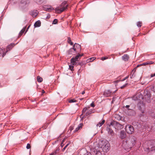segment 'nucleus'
Here are the masks:
<instances>
[{"instance_id":"c9c22d12","label":"nucleus","mask_w":155,"mask_h":155,"mask_svg":"<svg viewBox=\"0 0 155 155\" xmlns=\"http://www.w3.org/2000/svg\"><path fill=\"white\" fill-rule=\"evenodd\" d=\"M76 101H77L76 100H75L74 99H71V100H70L69 101V102L70 103H73V102H75Z\"/></svg>"},{"instance_id":"0e129e2a","label":"nucleus","mask_w":155,"mask_h":155,"mask_svg":"<svg viewBox=\"0 0 155 155\" xmlns=\"http://www.w3.org/2000/svg\"><path fill=\"white\" fill-rule=\"evenodd\" d=\"M141 116H142V115H143V114H141Z\"/></svg>"},{"instance_id":"0eeeda50","label":"nucleus","mask_w":155,"mask_h":155,"mask_svg":"<svg viewBox=\"0 0 155 155\" xmlns=\"http://www.w3.org/2000/svg\"><path fill=\"white\" fill-rule=\"evenodd\" d=\"M155 143V141L154 140H151L147 141L145 142L144 144L145 145H147L148 147L147 148V150H148L150 149V148H152L153 147H154Z\"/></svg>"},{"instance_id":"a211bd4d","label":"nucleus","mask_w":155,"mask_h":155,"mask_svg":"<svg viewBox=\"0 0 155 155\" xmlns=\"http://www.w3.org/2000/svg\"><path fill=\"white\" fill-rule=\"evenodd\" d=\"M83 125V124H80L78 126V127L76 128L75 130L74 131V132H77L80 129H81Z\"/></svg>"},{"instance_id":"603ef678","label":"nucleus","mask_w":155,"mask_h":155,"mask_svg":"<svg viewBox=\"0 0 155 155\" xmlns=\"http://www.w3.org/2000/svg\"><path fill=\"white\" fill-rule=\"evenodd\" d=\"M84 155H91L90 153H87Z\"/></svg>"},{"instance_id":"f3484780","label":"nucleus","mask_w":155,"mask_h":155,"mask_svg":"<svg viewBox=\"0 0 155 155\" xmlns=\"http://www.w3.org/2000/svg\"><path fill=\"white\" fill-rule=\"evenodd\" d=\"M129 58V55L127 54H125L122 56V59L124 61H127Z\"/></svg>"},{"instance_id":"473e14b6","label":"nucleus","mask_w":155,"mask_h":155,"mask_svg":"<svg viewBox=\"0 0 155 155\" xmlns=\"http://www.w3.org/2000/svg\"><path fill=\"white\" fill-rule=\"evenodd\" d=\"M150 115L152 117L155 118V109L153 110V112H151Z\"/></svg>"},{"instance_id":"79ce46f5","label":"nucleus","mask_w":155,"mask_h":155,"mask_svg":"<svg viewBox=\"0 0 155 155\" xmlns=\"http://www.w3.org/2000/svg\"><path fill=\"white\" fill-rule=\"evenodd\" d=\"M127 85V84H126L123 85L122 86L120 87V88L121 89H123L124 88L126 87Z\"/></svg>"},{"instance_id":"b1692460","label":"nucleus","mask_w":155,"mask_h":155,"mask_svg":"<svg viewBox=\"0 0 155 155\" xmlns=\"http://www.w3.org/2000/svg\"><path fill=\"white\" fill-rule=\"evenodd\" d=\"M105 120H103L101 122H99L97 124V126L100 127H101L105 122Z\"/></svg>"},{"instance_id":"ddd939ff","label":"nucleus","mask_w":155,"mask_h":155,"mask_svg":"<svg viewBox=\"0 0 155 155\" xmlns=\"http://www.w3.org/2000/svg\"><path fill=\"white\" fill-rule=\"evenodd\" d=\"M94 149V152L95 155H105L104 153H102L97 147H95Z\"/></svg>"},{"instance_id":"9d476101","label":"nucleus","mask_w":155,"mask_h":155,"mask_svg":"<svg viewBox=\"0 0 155 155\" xmlns=\"http://www.w3.org/2000/svg\"><path fill=\"white\" fill-rule=\"evenodd\" d=\"M137 107L138 109L140 110L142 114L145 113V106L144 104L142 102H140L137 104Z\"/></svg>"},{"instance_id":"4be33fe9","label":"nucleus","mask_w":155,"mask_h":155,"mask_svg":"<svg viewBox=\"0 0 155 155\" xmlns=\"http://www.w3.org/2000/svg\"><path fill=\"white\" fill-rule=\"evenodd\" d=\"M21 2L22 4H29L30 2L29 0H21Z\"/></svg>"},{"instance_id":"c756f323","label":"nucleus","mask_w":155,"mask_h":155,"mask_svg":"<svg viewBox=\"0 0 155 155\" xmlns=\"http://www.w3.org/2000/svg\"><path fill=\"white\" fill-rule=\"evenodd\" d=\"M115 118L117 120H121V117L118 115H116L115 116Z\"/></svg>"},{"instance_id":"423d86ee","label":"nucleus","mask_w":155,"mask_h":155,"mask_svg":"<svg viewBox=\"0 0 155 155\" xmlns=\"http://www.w3.org/2000/svg\"><path fill=\"white\" fill-rule=\"evenodd\" d=\"M110 125L114 127L115 129L117 130L121 129L123 128V126L122 125H121L118 123V122L113 121L111 122L110 123Z\"/></svg>"},{"instance_id":"4c0bfd02","label":"nucleus","mask_w":155,"mask_h":155,"mask_svg":"<svg viewBox=\"0 0 155 155\" xmlns=\"http://www.w3.org/2000/svg\"><path fill=\"white\" fill-rule=\"evenodd\" d=\"M148 64L150 65L151 64H152L154 63V62L152 61H147Z\"/></svg>"},{"instance_id":"a19ab883","label":"nucleus","mask_w":155,"mask_h":155,"mask_svg":"<svg viewBox=\"0 0 155 155\" xmlns=\"http://www.w3.org/2000/svg\"><path fill=\"white\" fill-rule=\"evenodd\" d=\"M95 59V58L94 57H93V58H89V60H90V61H91V62L92 61Z\"/></svg>"},{"instance_id":"f03ea898","label":"nucleus","mask_w":155,"mask_h":155,"mask_svg":"<svg viewBox=\"0 0 155 155\" xmlns=\"http://www.w3.org/2000/svg\"><path fill=\"white\" fill-rule=\"evenodd\" d=\"M95 147L101 149L104 152H107L110 148L109 144L108 141L106 140H100Z\"/></svg>"},{"instance_id":"7c9ffc66","label":"nucleus","mask_w":155,"mask_h":155,"mask_svg":"<svg viewBox=\"0 0 155 155\" xmlns=\"http://www.w3.org/2000/svg\"><path fill=\"white\" fill-rule=\"evenodd\" d=\"M72 64H71L69 65V68L70 70H71V71H74L73 68H74V66Z\"/></svg>"},{"instance_id":"49530a36","label":"nucleus","mask_w":155,"mask_h":155,"mask_svg":"<svg viewBox=\"0 0 155 155\" xmlns=\"http://www.w3.org/2000/svg\"><path fill=\"white\" fill-rule=\"evenodd\" d=\"M107 58H106V57H103L101 58V60H105L106 59H107Z\"/></svg>"},{"instance_id":"3c124183","label":"nucleus","mask_w":155,"mask_h":155,"mask_svg":"<svg viewBox=\"0 0 155 155\" xmlns=\"http://www.w3.org/2000/svg\"><path fill=\"white\" fill-rule=\"evenodd\" d=\"M128 77H129V76H128L126 77L122 81H124L125 80H126L128 78Z\"/></svg>"},{"instance_id":"dca6fc26","label":"nucleus","mask_w":155,"mask_h":155,"mask_svg":"<svg viewBox=\"0 0 155 155\" xmlns=\"http://www.w3.org/2000/svg\"><path fill=\"white\" fill-rule=\"evenodd\" d=\"M5 49L3 48L0 47V57H3L5 54V53L4 52Z\"/></svg>"},{"instance_id":"864d4df0","label":"nucleus","mask_w":155,"mask_h":155,"mask_svg":"<svg viewBox=\"0 0 155 155\" xmlns=\"http://www.w3.org/2000/svg\"><path fill=\"white\" fill-rule=\"evenodd\" d=\"M73 127H70V130H71V131L72 130H73Z\"/></svg>"},{"instance_id":"9b49d317","label":"nucleus","mask_w":155,"mask_h":155,"mask_svg":"<svg viewBox=\"0 0 155 155\" xmlns=\"http://www.w3.org/2000/svg\"><path fill=\"white\" fill-rule=\"evenodd\" d=\"M73 48L76 49V51L77 53L80 51L81 50V46L78 44L75 43L74 45Z\"/></svg>"},{"instance_id":"2eb2a0df","label":"nucleus","mask_w":155,"mask_h":155,"mask_svg":"<svg viewBox=\"0 0 155 155\" xmlns=\"http://www.w3.org/2000/svg\"><path fill=\"white\" fill-rule=\"evenodd\" d=\"M76 49L74 48H70L68 51V53L69 54H74L76 52Z\"/></svg>"},{"instance_id":"5fc2aeb1","label":"nucleus","mask_w":155,"mask_h":155,"mask_svg":"<svg viewBox=\"0 0 155 155\" xmlns=\"http://www.w3.org/2000/svg\"><path fill=\"white\" fill-rule=\"evenodd\" d=\"M81 71V70L79 69L78 71V74H79V73H80Z\"/></svg>"},{"instance_id":"ea45409f","label":"nucleus","mask_w":155,"mask_h":155,"mask_svg":"<svg viewBox=\"0 0 155 155\" xmlns=\"http://www.w3.org/2000/svg\"><path fill=\"white\" fill-rule=\"evenodd\" d=\"M69 144L68 143L62 149V151H64L65 149L66 148V147H67V146L69 145Z\"/></svg>"},{"instance_id":"39448f33","label":"nucleus","mask_w":155,"mask_h":155,"mask_svg":"<svg viewBox=\"0 0 155 155\" xmlns=\"http://www.w3.org/2000/svg\"><path fill=\"white\" fill-rule=\"evenodd\" d=\"M143 98L145 99L146 101L148 103H150L151 101V94L149 91L147 90H144L143 93Z\"/></svg>"},{"instance_id":"e433bc0d","label":"nucleus","mask_w":155,"mask_h":155,"mask_svg":"<svg viewBox=\"0 0 155 155\" xmlns=\"http://www.w3.org/2000/svg\"><path fill=\"white\" fill-rule=\"evenodd\" d=\"M58 22V20L57 19H54L53 21L52 24H56Z\"/></svg>"},{"instance_id":"58836bf2","label":"nucleus","mask_w":155,"mask_h":155,"mask_svg":"<svg viewBox=\"0 0 155 155\" xmlns=\"http://www.w3.org/2000/svg\"><path fill=\"white\" fill-rule=\"evenodd\" d=\"M31 147V146H30V144L29 143H28L27 145V146H26L27 149H29Z\"/></svg>"},{"instance_id":"4d7b16f0","label":"nucleus","mask_w":155,"mask_h":155,"mask_svg":"<svg viewBox=\"0 0 155 155\" xmlns=\"http://www.w3.org/2000/svg\"><path fill=\"white\" fill-rule=\"evenodd\" d=\"M50 15H49L48 16H47V18H50Z\"/></svg>"},{"instance_id":"bf43d9fd","label":"nucleus","mask_w":155,"mask_h":155,"mask_svg":"<svg viewBox=\"0 0 155 155\" xmlns=\"http://www.w3.org/2000/svg\"><path fill=\"white\" fill-rule=\"evenodd\" d=\"M29 26L28 27V28H27V30H26V32L27 31V30L29 28Z\"/></svg>"},{"instance_id":"c85d7f7f","label":"nucleus","mask_w":155,"mask_h":155,"mask_svg":"<svg viewBox=\"0 0 155 155\" xmlns=\"http://www.w3.org/2000/svg\"><path fill=\"white\" fill-rule=\"evenodd\" d=\"M68 43L70 44L71 45H73V43L71 41V38L70 37H68Z\"/></svg>"},{"instance_id":"72a5a7b5","label":"nucleus","mask_w":155,"mask_h":155,"mask_svg":"<svg viewBox=\"0 0 155 155\" xmlns=\"http://www.w3.org/2000/svg\"><path fill=\"white\" fill-rule=\"evenodd\" d=\"M137 26L139 28L140 27L142 26V22L140 21H138L137 23Z\"/></svg>"},{"instance_id":"c03bdc74","label":"nucleus","mask_w":155,"mask_h":155,"mask_svg":"<svg viewBox=\"0 0 155 155\" xmlns=\"http://www.w3.org/2000/svg\"><path fill=\"white\" fill-rule=\"evenodd\" d=\"M130 107V106L129 105H127L125 107L127 108H128V110H132V109H129L128 108Z\"/></svg>"},{"instance_id":"f257e3e1","label":"nucleus","mask_w":155,"mask_h":155,"mask_svg":"<svg viewBox=\"0 0 155 155\" xmlns=\"http://www.w3.org/2000/svg\"><path fill=\"white\" fill-rule=\"evenodd\" d=\"M136 138L134 136H131L129 138L123 141L122 146L123 148L126 150H129L135 145Z\"/></svg>"},{"instance_id":"052dcab7","label":"nucleus","mask_w":155,"mask_h":155,"mask_svg":"<svg viewBox=\"0 0 155 155\" xmlns=\"http://www.w3.org/2000/svg\"><path fill=\"white\" fill-rule=\"evenodd\" d=\"M45 92V91L43 90H42V93H44Z\"/></svg>"},{"instance_id":"bb28decb","label":"nucleus","mask_w":155,"mask_h":155,"mask_svg":"<svg viewBox=\"0 0 155 155\" xmlns=\"http://www.w3.org/2000/svg\"><path fill=\"white\" fill-rule=\"evenodd\" d=\"M37 81L38 82H41L42 81V78L40 77L39 76H38L37 77Z\"/></svg>"},{"instance_id":"cd10ccee","label":"nucleus","mask_w":155,"mask_h":155,"mask_svg":"<svg viewBox=\"0 0 155 155\" xmlns=\"http://www.w3.org/2000/svg\"><path fill=\"white\" fill-rule=\"evenodd\" d=\"M15 44L13 43H12L10 45H9L8 46V48L9 49V50L11 49L14 46Z\"/></svg>"},{"instance_id":"6e6552de","label":"nucleus","mask_w":155,"mask_h":155,"mask_svg":"<svg viewBox=\"0 0 155 155\" xmlns=\"http://www.w3.org/2000/svg\"><path fill=\"white\" fill-rule=\"evenodd\" d=\"M126 130L127 134H133L134 132V127L130 125H127L126 126Z\"/></svg>"},{"instance_id":"09e8293b","label":"nucleus","mask_w":155,"mask_h":155,"mask_svg":"<svg viewBox=\"0 0 155 155\" xmlns=\"http://www.w3.org/2000/svg\"><path fill=\"white\" fill-rule=\"evenodd\" d=\"M150 76L151 77H153L155 76V73L154 74H151Z\"/></svg>"},{"instance_id":"412c9836","label":"nucleus","mask_w":155,"mask_h":155,"mask_svg":"<svg viewBox=\"0 0 155 155\" xmlns=\"http://www.w3.org/2000/svg\"><path fill=\"white\" fill-rule=\"evenodd\" d=\"M26 28V27H24L23 29L21 31L19 34V37H20L21 35H23L25 30Z\"/></svg>"},{"instance_id":"e2e57ef3","label":"nucleus","mask_w":155,"mask_h":155,"mask_svg":"<svg viewBox=\"0 0 155 155\" xmlns=\"http://www.w3.org/2000/svg\"><path fill=\"white\" fill-rule=\"evenodd\" d=\"M61 147H62L63 146V145H62V143L61 144Z\"/></svg>"},{"instance_id":"8fccbe9b","label":"nucleus","mask_w":155,"mask_h":155,"mask_svg":"<svg viewBox=\"0 0 155 155\" xmlns=\"http://www.w3.org/2000/svg\"><path fill=\"white\" fill-rule=\"evenodd\" d=\"M152 90L155 93V86L153 87Z\"/></svg>"},{"instance_id":"f704fd0d","label":"nucleus","mask_w":155,"mask_h":155,"mask_svg":"<svg viewBox=\"0 0 155 155\" xmlns=\"http://www.w3.org/2000/svg\"><path fill=\"white\" fill-rule=\"evenodd\" d=\"M92 113V111L91 110H89L86 113V115L87 116L88 115L91 114Z\"/></svg>"},{"instance_id":"7ed1b4c3","label":"nucleus","mask_w":155,"mask_h":155,"mask_svg":"<svg viewBox=\"0 0 155 155\" xmlns=\"http://www.w3.org/2000/svg\"><path fill=\"white\" fill-rule=\"evenodd\" d=\"M67 2L65 1L62 2L61 4V6L63 7L60 8H59V7H57L55 9L56 12L58 13H61V12L64 11L65 9H67L68 5H66ZM45 10L47 11H51L52 10H54V8L50 6V7H45Z\"/></svg>"},{"instance_id":"20e7f679","label":"nucleus","mask_w":155,"mask_h":155,"mask_svg":"<svg viewBox=\"0 0 155 155\" xmlns=\"http://www.w3.org/2000/svg\"><path fill=\"white\" fill-rule=\"evenodd\" d=\"M83 55V54L81 55L79 54H78L75 57L72 58L71 59V63L73 65H81V63L79 62L77 63L76 62V61H78L79 59H80L81 57Z\"/></svg>"},{"instance_id":"a18cd8bd","label":"nucleus","mask_w":155,"mask_h":155,"mask_svg":"<svg viewBox=\"0 0 155 155\" xmlns=\"http://www.w3.org/2000/svg\"><path fill=\"white\" fill-rule=\"evenodd\" d=\"M135 76V75L134 74V73H133V74H132V75H130V78H131L134 77Z\"/></svg>"},{"instance_id":"aec40b11","label":"nucleus","mask_w":155,"mask_h":155,"mask_svg":"<svg viewBox=\"0 0 155 155\" xmlns=\"http://www.w3.org/2000/svg\"><path fill=\"white\" fill-rule=\"evenodd\" d=\"M41 22L40 21H38L35 22L34 24V26L35 27H38L41 26Z\"/></svg>"},{"instance_id":"5701e85b","label":"nucleus","mask_w":155,"mask_h":155,"mask_svg":"<svg viewBox=\"0 0 155 155\" xmlns=\"http://www.w3.org/2000/svg\"><path fill=\"white\" fill-rule=\"evenodd\" d=\"M38 14V13L37 11H33L32 12L31 15L33 17H36Z\"/></svg>"},{"instance_id":"680f3d73","label":"nucleus","mask_w":155,"mask_h":155,"mask_svg":"<svg viewBox=\"0 0 155 155\" xmlns=\"http://www.w3.org/2000/svg\"><path fill=\"white\" fill-rule=\"evenodd\" d=\"M83 99V98H80V100H82Z\"/></svg>"},{"instance_id":"f8f14e48","label":"nucleus","mask_w":155,"mask_h":155,"mask_svg":"<svg viewBox=\"0 0 155 155\" xmlns=\"http://www.w3.org/2000/svg\"><path fill=\"white\" fill-rule=\"evenodd\" d=\"M111 126H112L110 125V124H109L107 128V130L109 135L113 136L114 134V132L111 128Z\"/></svg>"},{"instance_id":"a878e982","label":"nucleus","mask_w":155,"mask_h":155,"mask_svg":"<svg viewBox=\"0 0 155 155\" xmlns=\"http://www.w3.org/2000/svg\"><path fill=\"white\" fill-rule=\"evenodd\" d=\"M90 108V107H89L88 108L86 107H84V109H83V110H82V114H81V116L82 115L84 114L86 111L88 110V108Z\"/></svg>"},{"instance_id":"4468645a","label":"nucleus","mask_w":155,"mask_h":155,"mask_svg":"<svg viewBox=\"0 0 155 155\" xmlns=\"http://www.w3.org/2000/svg\"><path fill=\"white\" fill-rule=\"evenodd\" d=\"M120 137L122 139H124L127 136L126 133L123 130L120 131Z\"/></svg>"},{"instance_id":"1a4fd4ad","label":"nucleus","mask_w":155,"mask_h":155,"mask_svg":"<svg viewBox=\"0 0 155 155\" xmlns=\"http://www.w3.org/2000/svg\"><path fill=\"white\" fill-rule=\"evenodd\" d=\"M117 91V90H115L114 91H113L112 90L111 91L109 90H106L104 91L103 94L105 97H110L112 94L115 93Z\"/></svg>"},{"instance_id":"6ab92c4d","label":"nucleus","mask_w":155,"mask_h":155,"mask_svg":"<svg viewBox=\"0 0 155 155\" xmlns=\"http://www.w3.org/2000/svg\"><path fill=\"white\" fill-rule=\"evenodd\" d=\"M148 155H155V149L149 150Z\"/></svg>"},{"instance_id":"393cba45","label":"nucleus","mask_w":155,"mask_h":155,"mask_svg":"<svg viewBox=\"0 0 155 155\" xmlns=\"http://www.w3.org/2000/svg\"><path fill=\"white\" fill-rule=\"evenodd\" d=\"M35 2L38 5H41L44 2V0H35Z\"/></svg>"},{"instance_id":"2f4dec72","label":"nucleus","mask_w":155,"mask_h":155,"mask_svg":"<svg viewBox=\"0 0 155 155\" xmlns=\"http://www.w3.org/2000/svg\"><path fill=\"white\" fill-rule=\"evenodd\" d=\"M148 65L147 61L146 62H144L141 64H140V65H138L137 66V67H138L139 66H145V65Z\"/></svg>"},{"instance_id":"de8ad7c7","label":"nucleus","mask_w":155,"mask_h":155,"mask_svg":"<svg viewBox=\"0 0 155 155\" xmlns=\"http://www.w3.org/2000/svg\"><path fill=\"white\" fill-rule=\"evenodd\" d=\"M91 107H94V104L93 103H92L91 104Z\"/></svg>"},{"instance_id":"37998d69","label":"nucleus","mask_w":155,"mask_h":155,"mask_svg":"<svg viewBox=\"0 0 155 155\" xmlns=\"http://www.w3.org/2000/svg\"><path fill=\"white\" fill-rule=\"evenodd\" d=\"M138 67H137V66L132 71V72H134V73L136 71V69Z\"/></svg>"},{"instance_id":"13d9d810","label":"nucleus","mask_w":155,"mask_h":155,"mask_svg":"<svg viewBox=\"0 0 155 155\" xmlns=\"http://www.w3.org/2000/svg\"><path fill=\"white\" fill-rule=\"evenodd\" d=\"M85 116H83V117H82V119H83V118H85Z\"/></svg>"},{"instance_id":"6e6d98bb","label":"nucleus","mask_w":155,"mask_h":155,"mask_svg":"<svg viewBox=\"0 0 155 155\" xmlns=\"http://www.w3.org/2000/svg\"><path fill=\"white\" fill-rule=\"evenodd\" d=\"M85 93V91H83L82 92V94H84Z\"/></svg>"}]
</instances>
